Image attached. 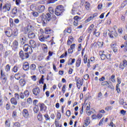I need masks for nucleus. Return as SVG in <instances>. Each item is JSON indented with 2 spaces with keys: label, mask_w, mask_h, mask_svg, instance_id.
Here are the masks:
<instances>
[{
  "label": "nucleus",
  "mask_w": 127,
  "mask_h": 127,
  "mask_svg": "<svg viewBox=\"0 0 127 127\" xmlns=\"http://www.w3.org/2000/svg\"><path fill=\"white\" fill-rule=\"evenodd\" d=\"M94 17H95V15H93V16H90V17H89L85 21V23H87L89 22V21H91V20H92V19H93V18H94Z\"/></svg>",
  "instance_id": "nucleus-21"
},
{
  "label": "nucleus",
  "mask_w": 127,
  "mask_h": 127,
  "mask_svg": "<svg viewBox=\"0 0 127 127\" xmlns=\"http://www.w3.org/2000/svg\"><path fill=\"white\" fill-rule=\"evenodd\" d=\"M85 3H86V4H85V8L87 10H89L90 9V4L88 2H86Z\"/></svg>",
  "instance_id": "nucleus-33"
},
{
  "label": "nucleus",
  "mask_w": 127,
  "mask_h": 127,
  "mask_svg": "<svg viewBox=\"0 0 127 127\" xmlns=\"http://www.w3.org/2000/svg\"><path fill=\"white\" fill-rule=\"evenodd\" d=\"M37 118H38V121H39L40 122H41V121L43 120V118H42V115L41 114V113H39L38 115Z\"/></svg>",
  "instance_id": "nucleus-30"
},
{
  "label": "nucleus",
  "mask_w": 127,
  "mask_h": 127,
  "mask_svg": "<svg viewBox=\"0 0 127 127\" xmlns=\"http://www.w3.org/2000/svg\"><path fill=\"white\" fill-rule=\"evenodd\" d=\"M12 13L13 14H16L17 13V8L16 7H14L12 10Z\"/></svg>",
  "instance_id": "nucleus-41"
},
{
  "label": "nucleus",
  "mask_w": 127,
  "mask_h": 127,
  "mask_svg": "<svg viewBox=\"0 0 127 127\" xmlns=\"http://www.w3.org/2000/svg\"><path fill=\"white\" fill-rule=\"evenodd\" d=\"M13 127H20V124L18 122H16L14 124Z\"/></svg>",
  "instance_id": "nucleus-49"
},
{
  "label": "nucleus",
  "mask_w": 127,
  "mask_h": 127,
  "mask_svg": "<svg viewBox=\"0 0 127 127\" xmlns=\"http://www.w3.org/2000/svg\"><path fill=\"white\" fill-rule=\"evenodd\" d=\"M120 85L119 84H117L116 85V91H117V93L118 94H120V92H121V89L120 88Z\"/></svg>",
  "instance_id": "nucleus-35"
},
{
  "label": "nucleus",
  "mask_w": 127,
  "mask_h": 127,
  "mask_svg": "<svg viewBox=\"0 0 127 127\" xmlns=\"http://www.w3.org/2000/svg\"><path fill=\"white\" fill-rule=\"evenodd\" d=\"M42 48H43V50L44 52H45V53H47L48 49H47V46H46V45L44 44Z\"/></svg>",
  "instance_id": "nucleus-28"
},
{
  "label": "nucleus",
  "mask_w": 127,
  "mask_h": 127,
  "mask_svg": "<svg viewBox=\"0 0 127 127\" xmlns=\"http://www.w3.org/2000/svg\"><path fill=\"white\" fill-rule=\"evenodd\" d=\"M49 11L50 13H51V14H53L54 13V11H55L54 10V9H53V8H52V7H49Z\"/></svg>",
  "instance_id": "nucleus-31"
},
{
  "label": "nucleus",
  "mask_w": 127,
  "mask_h": 127,
  "mask_svg": "<svg viewBox=\"0 0 127 127\" xmlns=\"http://www.w3.org/2000/svg\"><path fill=\"white\" fill-rule=\"evenodd\" d=\"M23 69L24 71H27L29 69V64L27 62H25L23 66Z\"/></svg>",
  "instance_id": "nucleus-12"
},
{
  "label": "nucleus",
  "mask_w": 127,
  "mask_h": 127,
  "mask_svg": "<svg viewBox=\"0 0 127 127\" xmlns=\"http://www.w3.org/2000/svg\"><path fill=\"white\" fill-rule=\"evenodd\" d=\"M13 48H14V50H16L18 48V42L16 40L13 41L12 43Z\"/></svg>",
  "instance_id": "nucleus-16"
},
{
  "label": "nucleus",
  "mask_w": 127,
  "mask_h": 127,
  "mask_svg": "<svg viewBox=\"0 0 127 127\" xmlns=\"http://www.w3.org/2000/svg\"><path fill=\"white\" fill-rule=\"evenodd\" d=\"M43 81H44V75H42V77L39 80V84H44V82Z\"/></svg>",
  "instance_id": "nucleus-39"
},
{
  "label": "nucleus",
  "mask_w": 127,
  "mask_h": 127,
  "mask_svg": "<svg viewBox=\"0 0 127 127\" xmlns=\"http://www.w3.org/2000/svg\"><path fill=\"white\" fill-rule=\"evenodd\" d=\"M9 23L10 27H13L14 24L13 23V19L12 18L9 19Z\"/></svg>",
  "instance_id": "nucleus-32"
},
{
  "label": "nucleus",
  "mask_w": 127,
  "mask_h": 127,
  "mask_svg": "<svg viewBox=\"0 0 127 127\" xmlns=\"http://www.w3.org/2000/svg\"><path fill=\"white\" fill-rule=\"evenodd\" d=\"M110 84L111 85L108 86V88L109 89H111V90H114V89H115V87L114 86V85H113V83H112V82H110Z\"/></svg>",
  "instance_id": "nucleus-45"
},
{
  "label": "nucleus",
  "mask_w": 127,
  "mask_h": 127,
  "mask_svg": "<svg viewBox=\"0 0 127 127\" xmlns=\"http://www.w3.org/2000/svg\"><path fill=\"white\" fill-rule=\"evenodd\" d=\"M56 1H57V0H48V3H54Z\"/></svg>",
  "instance_id": "nucleus-47"
},
{
  "label": "nucleus",
  "mask_w": 127,
  "mask_h": 127,
  "mask_svg": "<svg viewBox=\"0 0 127 127\" xmlns=\"http://www.w3.org/2000/svg\"><path fill=\"white\" fill-rule=\"evenodd\" d=\"M76 67H80L81 65V58L78 59L76 62Z\"/></svg>",
  "instance_id": "nucleus-23"
},
{
  "label": "nucleus",
  "mask_w": 127,
  "mask_h": 127,
  "mask_svg": "<svg viewBox=\"0 0 127 127\" xmlns=\"http://www.w3.org/2000/svg\"><path fill=\"white\" fill-rule=\"evenodd\" d=\"M64 6L62 5L57 6L55 10V14L57 16H61L63 15V12H64Z\"/></svg>",
  "instance_id": "nucleus-1"
},
{
  "label": "nucleus",
  "mask_w": 127,
  "mask_h": 127,
  "mask_svg": "<svg viewBox=\"0 0 127 127\" xmlns=\"http://www.w3.org/2000/svg\"><path fill=\"white\" fill-rule=\"evenodd\" d=\"M19 83L21 86H24V85H25V80H24V79H20L19 80Z\"/></svg>",
  "instance_id": "nucleus-34"
},
{
  "label": "nucleus",
  "mask_w": 127,
  "mask_h": 127,
  "mask_svg": "<svg viewBox=\"0 0 127 127\" xmlns=\"http://www.w3.org/2000/svg\"><path fill=\"white\" fill-rule=\"evenodd\" d=\"M93 35H95L97 37H98V36H100V32H96V31H94Z\"/></svg>",
  "instance_id": "nucleus-55"
},
{
  "label": "nucleus",
  "mask_w": 127,
  "mask_h": 127,
  "mask_svg": "<svg viewBox=\"0 0 127 127\" xmlns=\"http://www.w3.org/2000/svg\"><path fill=\"white\" fill-rule=\"evenodd\" d=\"M127 61L126 60H124L123 61V64H122V63H121L119 65V68L120 69H122V70H124L125 69V67H127Z\"/></svg>",
  "instance_id": "nucleus-7"
},
{
  "label": "nucleus",
  "mask_w": 127,
  "mask_h": 127,
  "mask_svg": "<svg viewBox=\"0 0 127 127\" xmlns=\"http://www.w3.org/2000/svg\"><path fill=\"white\" fill-rule=\"evenodd\" d=\"M83 78H84V80H88L89 79V74H86L84 75Z\"/></svg>",
  "instance_id": "nucleus-63"
},
{
  "label": "nucleus",
  "mask_w": 127,
  "mask_h": 127,
  "mask_svg": "<svg viewBox=\"0 0 127 127\" xmlns=\"http://www.w3.org/2000/svg\"><path fill=\"white\" fill-rule=\"evenodd\" d=\"M10 102L12 104V105H14V106H16L17 105V101H16V99L14 98H12L10 99Z\"/></svg>",
  "instance_id": "nucleus-18"
},
{
  "label": "nucleus",
  "mask_w": 127,
  "mask_h": 127,
  "mask_svg": "<svg viewBox=\"0 0 127 127\" xmlns=\"http://www.w3.org/2000/svg\"><path fill=\"white\" fill-rule=\"evenodd\" d=\"M67 117H70L71 116V111L70 110H67L66 113Z\"/></svg>",
  "instance_id": "nucleus-59"
},
{
  "label": "nucleus",
  "mask_w": 127,
  "mask_h": 127,
  "mask_svg": "<svg viewBox=\"0 0 127 127\" xmlns=\"http://www.w3.org/2000/svg\"><path fill=\"white\" fill-rule=\"evenodd\" d=\"M66 56H67V51H66L64 54H63V55H62L60 56V58H62V59L64 58V57H66Z\"/></svg>",
  "instance_id": "nucleus-52"
},
{
  "label": "nucleus",
  "mask_w": 127,
  "mask_h": 127,
  "mask_svg": "<svg viewBox=\"0 0 127 127\" xmlns=\"http://www.w3.org/2000/svg\"><path fill=\"white\" fill-rule=\"evenodd\" d=\"M110 81H112L113 83H116V75L113 74L109 78Z\"/></svg>",
  "instance_id": "nucleus-20"
},
{
  "label": "nucleus",
  "mask_w": 127,
  "mask_h": 127,
  "mask_svg": "<svg viewBox=\"0 0 127 127\" xmlns=\"http://www.w3.org/2000/svg\"><path fill=\"white\" fill-rule=\"evenodd\" d=\"M44 117L46 120V121H50V117L48 114H45L44 115Z\"/></svg>",
  "instance_id": "nucleus-38"
},
{
  "label": "nucleus",
  "mask_w": 127,
  "mask_h": 127,
  "mask_svg": "<svg viewBox=\"0 0 127 127\" xmlns=\"http://www.w3.org/2000/svg\"><path fill=\"white\" fill-rule=\"evenodd\" d=\"M42 21L41 22L43 23L44 25H46L47 21L51 20V14L49 13H47L45 15L43 14L42 15Z\"/></svg>",
  "instance_id": "nucleus-2"
},
{
  "label": "nucleus",
  "mask_w": 127,
  "mask_h": 127,
  "mask_svg": "<svg viewBox=\"0 0 127 127\" xmlns=\"http://www.w3.org/2000/svg\"><path fill=\"white\" fill-rule=\"evenodd\" d=\"M45 105L44 104H40V111H42L44 109Z\"/></svg>",
  "instance_id": "nucleus-51"
},
{
  "label": "nucleus",
  "mask_w": 127,
  "mask_h": 127,
  "mask_svg": "<svg viewBox=\"0 0 127 127\" xmlns=\"http://www.w3.org/2000/svg\"><path fill=\"white\" fill-rule=\"evenodd\" d=\"M14 96L15 100H19V94L18 93H15Z\"/></svg>",
  "instance_id": "nucleus-54"
},
{
  "label": "nucleus",
  "mask_w": 127,
  "mask_h": 127,
  "mask_svg": "<svg viewBox=\"0 0 127 127\" xmlns=\"http://www.w3.org/2000/svg\"><path fill=\"white\" fill-rule=\"evenodd\" d=\"M107 58V59H111V55L109 54L108 56H106L105 54H102L101 55V59L102 60H105V59Z\"/></svg>",
  "instance_id": "nucleus-11"
},
{
  "label": "nucleus",
  "mask_w": 127,
  "mask_h": 127,
  "mask_svg": "<svg viewBox=\"0 0 127 127\" xmlns=\"http://www.w3.org/2000/svg\"><path fill=\"white\" fill-rule=\"evenodd\" d=\"M53 21H55L57 19V17L55 15H53L52 17L51 18Z\"/></svg>",
  "instance_id": "nucleus-57"
},
{
  "label": "nucleus",
  "mask_w": 127,
  "mask_h": 127,
  "mask_svg": "<svg viewBox=\"0 0 127 127\" xmlns=\"http://www.w3.org/2000/svg\"><path fill=\"white\" fill-rule=\"evenodd\" d=\"M112 109H113V107H112V106H108L105 108V110L106 111H107L108 112H109V110H112Z\"/></svg>",
  "instance_id": "nucleus-58"
},
{
  "label": "nucleus",
  "mask_w": 127,
  "mask_h": 127,
  "mask_svg": "<svg viewBox=\"0 0 127 127\" xmlns=\"http://www.w3.org/2000/svg\"><path fill=\"white\" fill-rule=\"evenodd\" d=\"M29 43H30V45L31 46V47H32V48H36V43L35 42V41H34V40H30L29 42Z\"/></svg>",
  "instance_id": "nucleus-15"
},
{
  "label": "nucleus",
  "mask_w": 127,
  "mask_h": 127,
  "mask_svg": "<svg viewBox=\"0 0 127 127\" xmlns=\"http://www.w3.org/2000/svg\"><path fill=\"white\" fill-rule=\"evenodd\" d=\"M57 117L58 118V120H60V119H61V113H60V112H58L57 113Z\"/></svg>",
  "instance_id": "nucleus-53"
},
{
  "label": "nucleus",
  "mask_w": 127,
  "mask_h": 127,
  "mask_svg": "<svg viewBox=\"0 0 127 127\" xmlns=\"http://www.w3.org/2000/svg\"><path fill=\"white\" fill-rule=\"evenodd\" d=\"M93 28H94V24H91L90 26L89 27L88 29V31L89 33H92V30H93Z\"/></svg>",
  "instance_id": "nucleus-24"
},
{
  "label": "nucleus",
  "mask_w": 127,
  "mask_h": 127,
  "mask_svg": "<svg viewBox=\"0 0 127 127\" xmlns=\"http://www.w3.org/2000/svg\"><path fill=\"white\" fill-rule=\"evenodd\" d=\"M33 94L35 96L38 97L39 96V94L40 93V88L39 87H37L36 88H34L32 90Z\"/></svg>",
  "instance_id": "nucleus-4"
},
{
  "label": "nucleus",
  "mask_w": 127,
  "mask_h": 127,
  "mask_svg": "<svg viewBox=\"0 0 127 127\" xmlns=\"http://www.w3.org/2000/svg\"><path fill=\"white\" fill-rule=\"evenodd\" d=\"M24 94L25 97H26V98L28 97V96H29V91H28V90H26L24 92Z\"/></svg>",
  "instance_id": "nucleus-40"
},
{
  "label": "nucleus",
  "mask_w": 127,
  "mask_h": 127,
  "mask_svg": "<svg viewBox=\"0 0 127 127\" xmlns=\"http://www.w3.org/2000/svg\"><path fill=\"white\" fill-rule=\"evenodd\" d=\"M10 7H11V6L10 5V3H7L6 4H5L3 7L2 9L4 10V11H9L10 10Z\"/></svg>",
  "instance_id": "nucleus-6"
},
{
  "label": "nucleus",
  "mask_w": 127,
  "mask_h": 127,
  "mask_svg": "<svg viewBox=\"0 0 127 127\" xmlns=\"http://www.w3.org/2000/svg\"><path fill=\"white\" fill-rule=\"evenodd\" d=\"M126 113H127V111L124 110H122L120 112L121 115H123V116H125Z\"/></svg>",
  "instance_id": "nucleus-56"
},
{
  "label": "nucleus",
  "mask_w": 127,
  "mask_h": 127,
  "mask_svg": "<svg viewBox=\"0 0 127 127\" xmlns=\"http://www.w3.org/2000/svg\"><path fill=\"white\" fill-rule=\"evenodd\" d=\"M5 70L6 72H9L10 71V65L7 64L5 67Z\"/></svg>",
  "instance_id": "nucleus-29"
},
{
  "label": "nucleus",
  "mask_w": 127,
  "mask_h": 127,
  "mask_svg": "<svg viewBox=\"0 0 127 127\" xmlns=\"http://www.w3.org/2000/svg\"><path fill=\"white\" fill-rule=\"evenodd\" d=\"M45 33L46 34H51V33H53V30L49 28H47L45 29Z\"/></svg>",
  "instance_id": "nucleus-17"
},
{
  "label": "nucleus",
  "mask_w": 127,
  "mask_h": 127,
  "mask_svg": "<svg viewBox=\"0 0 127 127\" xmlns=\"http://www.w3.org/2000/svg\"><path fill=\"white\" fill-rule=\"evenodd\" d=\"M19 98H20V99H24V95H23V93H20L19 95Z\"/></svg>",
  "instance_id": "nucleus-61"
},
{
  "label": "nucleus",
  "mask_w": 127,
  "mask_h": 127,
  "mask_svg": "<svg viewBox=\"0 0 127 127\" xmlns=\"http://www.w3.org/2000/svg\"><path fill=\"white\" fill-rule=\"evenodd\" d=\"M28 49L29 50H31V52L32 53V49H31V47L28 45V44H25L24 46V50L26 52H27L28 51Z\"/></svg>",
  "instance_id": "nucleus-14"
},
{
  "label": "nucleus",
  "mask_w": 127,
  "mask_h": 127,
  "mask_svg": "<svg viewBox=\"0 0 127 127\" xmlns=\"http://www.w3.org/2000/svg\"><path fill=\"white\" fill-rule=\"evenodd\" d=\"M97 44H98V46H99V47H103V43H101V42H97Z\"/></svg>",
  "instance_id": "nucleus-64"
},
{
  "label": "nucleus",
  "mask_w": 127,
  "mask_h": 127,
  "mask_svg": "<svg viewBox=\"0 0 127 127\" xmlns=\"http://www.w3.org/2000/svg\"><path fill=\"white\" fill-rule=\"evenodd\" d=\"M10 54V51H8L5 52L4 58H6Z\"/></svg>",
  "instance_id": "nucleus-36"
},
{
  "label": "nucleus",
  "mask_w": 127,
  "mask_h": 127,
  "mask_svg": "<svg viewBox=\"0 0 127 127\" xmlns=\"http://www.w3.org/2000/svg\"><path fill=\"white\" fill-rule=\"evenodd\" d=\"M46 38H45V36H44V35H42L39 37L40 41L42 42L45 41V40H46Z\"/></svg>",
  "instance_id": "nucleus-19"
},
{
  "label": "nucleus",
  "mask_w": 127,
  "mask_h": 127,
  "mask_svg": "<svg viewBox=\"0 0 127 127\" xmlns=\"http://www.w3.org/2000/svg\"><path fill=\"white\" fill-rule=\"evenodd\" d=\"M109 35L111 38H114V36H115V37H117L118 36V33H117L116 29H113V31L109 33Z\"/></svg>",
  "instance_id": "nucleus-5"
},
{
  "label": "nucleus",
  "mask_w": 127,
  "mask_h": 127,
  "mask_svg": "<svg viewBox=\"0 0 127 127\" xmlns=\"http://www.w3.org/2000/svg\"><path fill=\"white\" fill-rule=\"evenodd\" d=\"M23 116L25 119H28L29 117V113H28V111L27 109H24L22 111Z\"/></svg>",
  "instance_id": "nucleus-10"
},
{
  "label": "nucleus",
  "mask_w": 127,
  "mask_h": 127,
  "mask_svg": "<svg viewBox=\"0 0 127 127\" xmlns=\"http://www.w3.org/2000/svg\"><path fill=\"white\" fill-rule=\"evenodd\" d=\"M91 123V120H90V117H87L85 120V125L86 126H89Z\"/></svg>",
  "instance_id": "nucleus-25"
},
{
  "label": "nucleus",
  "mask_w": 127,
  "mask_h": 127,
  "mask_svg": "<svg viewBox=\"0 0 127 127\" xmlns=\"http://www.w3.org/2000/svg\"><path fill=\"white\" fill-rule=\"evenodd\" d=\"M19 57L22 60L27 59L29 57V54L27 53H24L23 51H20L19 53Z\"/></svg>",
  "instance_id": "nucleus-3"
},
{
  "label": "nucleus",
  "mask_w": 127,
  "mask_h": 127,
  "mask_svg": "<svg viewBox=\"0 0 127 127\" xmlns=\"http://www.w3.org/2000/svg\"><path fill=\"white\" fill-rule=\"evenodd\" d=\"M76 86L78 89H80L81 86H83V80H81V78H78L76 81Z\"/></svg>",
  "instance_id": "nucleus-8"
},
{
  "label": "nucleus",
  "mask_w": 127,
  "mask_h": 127,
  "mask_svg": "<svg viewBox=\"0 0 127 127\" xmlns=\"http://www.w3.org/2000/svg\"><path fill=\"white\" fill-rule=\"evenodd\" d=\"M13 33L14 36H17L18 34V30H17V29H15L14 30Z\"/></svg>",
  "instance_id": "nucleus-42"
},
{
  "label": "nucleus",
  "mask_w": 127,
  "mask_h": 127,
  "mask_svg": "<svg viewBox=\"0 0 127 127\" xmlns=\"http://www.w3.org/2000/svg\"><path fill=\"white\" fill-rule=\"evenodd\" d=\"M30 69H31V70H32L33 71H35V69H36V65H35V64H31L30 66Z\"/></svg>",
  "instance_id": "nucleus-27"
},
{
  "label": "nucleus",
  "mask_w": 127,
  "mask_h": 127,
  "mask_svg": "<svg viewBox=\"0 0 127 127\" xmlns=\"http://www.w3.org/2000/svg\"><path fill=\"white\" fill-rule=\"evenodd\" d=\"M45 9V6L43 5H40L37 7V10L38 12L41 13V12H43L44 10Z\"/></svg>",
  "instance_id": "nucleus-9"
},
{
  "label": "nucleus",
  "mask_w": 127,
  "mask_h": 127,
  "mask_svg": "<svg viewBox=\"0 0 127 127\" xmlns=\"http://www.w3.org/2000/svg\"><path fill=\"white\" fill-rule=\"evenodd\" d=\"M5 124L6 127H10V124L9 123V122L7 121V120L5 121Z\"/></svg>",
  "instance_id": "nucleus-60"
},
{
  "label": "nucleus",
  "mask_w": 127,
  "mask_h": 127,
  "mask_svg": "<svg viewBox=\"0 0 127 127\" xmlns=\"http://www.w3.org/2000/svg\"><path fill=\"white\" fill-rule=\"evenodd\" d=\"M67 32V33H71V28H67V30H64V32Z\"/></svg>",
  "instance_id": "nucleus-50"
},
{
  "label": "nucleus",
  "mask_w": 127,
  "mask_h": 127,
  "mask_svg": "<svg viewBox=\"0 0 127 127\" xmlns=\"http://www.w3.org/2000/svg\"><path fill=\"white\" fill-rule=\"evenodd\" d=\"M28 30H29V32H31L32 31V29L33 28V26L30 24L28 25L27 27H26Z\"/></svg>",
  "instance_id": "nucleus-26"
},
{
  "label": "nucleus",
  "mask_w": 127,
  "mask_h": 127,
  "mask_svg": "<svg viewBox=\"0 0 127 127\" xmlns=\"http://www.w3.org/2000/svg\"><path fill=\"white\" fill-rule=\"evenodd\" d=\"M98 100H101L103 98L102 92H99L98 95Z\"/></svg>",
  "instance_id": "nucleus-44"
},
{
  "label": "nucleus",
  "mask_w": 127,
  "mask_h": 127,
  "mask_svg": "<svg viewBox=\"0 0 127 127\" xmlns=\"http://www.w3.org/2000/svg\"><path fill=\"white\" fill-rule=\"evenodd\" d=\"M28 37L30 38V39L35 38V33H33V32H29L28 33Z\"/></svg>",
  "instance_id": "nucleus-13"
},
{
  "label": "nucleus",
  "mask_w": 127,
  "mask_h": 127,
  "mask_svg": "<svg viewBox=\"0 0 127 127\" xmlns=\"http://www.w3.org/2000/svg\"><path fill=\"white\" fill-rule=\"evenodd\" d=\"M23 33H24V34H27L28 33H29L28 29L26 27H25L24 30L23 31Z\"/></svg>",
  "instance_id": "nucleus-43"
},
{
  "label": "nucleus",
  "mask_w": 127,
  "mask_h": 127,
  "mask_svg": "<svg viewBox=\"0 0 127 127\" xmlns=\"http://www.w3.org/2000/svg\"><path fill=\"white\" fill-rule=\"evenodd\" d=\"M27 103H28V104H29V105L32 104V99H31V98H29L27 99Z\"/></svg>",
  "instance_id": "nucleus-46"
},
{
  "label": "nucleus",
  "mask_w": 127,
  "mask_h": 127,
  "mask_svg": "<svg viewBox=\"0 0 127 127\" xmlns=\"http://www.w3.org/2000/svg\"><path fill=\"white\" fill-rule=\"evenodd\" d=\"M17 70H18L17 66L15 65L12 69V71H13L14 73H16V72H17Z\"/></svg>",
  "instance_id": "nucleus-48"
},
{
  "label": "nucleus",
  "mask_w": 127,
  "mask_h": 127,
  "mask_svg": "<svg viewBox=\"0 0 127 127\" xmlns=\"http://www.w3.org/2000/svg\"><path fill=\"white\" fill-rule=\"evenodd\" d=\"M73 19L75 21H79V20H81V17L78 16H75L74 17Z\"/></svg>",
  "instance_id": "nucleus-37"
},
{
  "label": "nucleus",
  "mask_w": 127,
  "mask_h": 127,
  "mask_svg": "<svg viewBox=\"0 0 127 127\" xmlns=\"http://www.w3.org/2000/svg\"><path fill=\"white\" fill-rule=\"evenodd\" d=\"M32 14H33V16H35V17H37V16L38 15V12H33Z\"/></svg>",
  "instance_id": "nucleus-62"
},
{
  "label": "nucleus",
  "mask_w": 127,
  "mask_h": 127,
  "mask_svg": "<svg viewBox=\"0 0 127 127\" xmlns=\"http://www.w3.org/2000/svg\"><path fill=\"white\" fill-rule=\"evenodd\" d=\"M101 86H108L110 85V83L108 81H104L101 83Z\"/></svg>",
  "instance_id": "nucleus-22"
}]
</instances>
